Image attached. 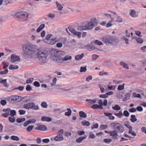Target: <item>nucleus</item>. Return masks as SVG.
Wrapping results in <instances>:
<instances>
[{"label": "nucleus", "instance_id": "1", "mask_svg": "<svg viewBox=\"0 0 146 146\" xmlns=\"http://www.w3.org/2000/svg\"><path fill=\"white\" fill-rule=\"evenodd\" d=\"M50 58L52 60L57 62H62L61 57L64 56L65 52L62 51H57L55 49H52L50 52Z\"/></svg>", "mask_w": 146, "mask_h": 146}, {"label": "nucleus", "instance_id": "2", "mask_svg": "<svg viewBox=\"0 0 146 146\" xmlns=\"http://www.w3.org/2000/svg\"><path fill=\"white\" fill-rule=\"evenodd\" d=\"M22 47L25 54L28 55L34 54L36 51L35 46L32 44H25Z\"/></svg>", "mask_w": 146, "mask_h": 146}, {"label": "nucleus", "instance_id": "3", "mask_svg": "<svg viewBox=\"0 0 146 146\" xmlns=\"http://www.w3.org/2000/svg\"><path fill=\"white\" fill-rule=\"evenodd\" d=\"M37 57L40 61L43 63H46L47 61L48 54L43 50L40 48L37 50Z\"/></svg>", "mask_w": 146, "mask_h": 146}, {"label": "nucleus", "instance_id": "4", "mask_svg": "<svg viewBox=\"0 0 146 146\" xmlns=\"http://www.w3.org/2000/svg\"><path fill=\"white\" fill-rule=\"evenodd\" d=\"M93 19L94 21H90L89 22H87L85 24V25L78 26V30L82 31L84 30H89L92 29L96 20V19L95 18H94Z\"/></svg>", "mask_w": 146, "mask_h": 146}, {"label": "nucleus", "instance_id": "5", "mask_svg": "<svg viewBox=\"0 0 146 146\" xmlns=\"http://www.w3.org/2000/svg\"><path fill=\"white\" fill-rule=\"evenodd\" d=\"M15 16L22 21L26 20L27 18L28 15L26 12L20 11L15 14Z\"/></svg>", "mask_w": 146, "mask_h": 146}, {"label": "nucleus", "instance_id": "6", "mask_svg": "<svg viewBox=\"0 0 146 146\" xmlns=\"http://www.w3.org/2000/svg\"><path fill=\"white\" fill-rule=\"evenodd\" d=\"M23 107L27 109H31L35 110L38 109V105H36L33 103H29L25 104L23 105Z\"/></svg>", "mask_w": 146, "mask_h": 146}, {"label": "nucleus", "instance_id": "7", "mask_svg": "<svg viewBox=\"0 0 146 146\" xmlns=\"http://www.w3.org/2000/svg\"><path fill=\"white\" fill-rule=\"evenodd\" d=\"M68 29L71 33L77 36L78 38H80L81 37V32L76 31L71 27H69Z\"/></svg>", "mask_w": 146, "mask_h": 146}, {"label": "nucleus", "instance_id": "8", "mask_svg": "<svg viewBox=\"0 0 146 146\" xmlns=\"http://www.w3.org/2000/svg\"><path fill=\"white\" fill-rule=\"evenodd\" d=\"M20 58L17 56L12 54L11 56V61L12 63H14L17 61H19Z\"/></svg>", "mask_w": 146, "mask_h": 146}, {"label": "nucleus", "instance_id": "9", "mask_svg": "<svg viewBox=\"0 0 146 146\" xmlns=\"http://www.w3.org/2000/svg\"><path fill=\"white\" fill-rule=\"evenodd\" d=\"M44 42L48 44L51 45H53L56 42V38H52L51 39L47 40V41H45L44 39Z\"/></svg>", "mask_w": 146, "mask_h": 146}, {"label": "nucleus", "instance_id": "10", "mask_svg": "<svg viewBox=\"0 0 146 146\" xmlns=\"http://www.w3.org/2000/svg\"><path fill=\"white\" fill-rule=\"evenodd\" d=\"M110 136H111L112 138L114 139H117L118 136V134L116 131L114 130L113 131H110Z\"/></svg>", "mask_w": 146, "mask_h": 146}, {"label": "nucleus", "instance_id": "11", "mask_svg": "<svg viewBox=\"0 0 146 146\" xmlns=\"http://www.w3.org/2000/svg\"><path fill=\"white\" fill-rule=\"evenodd\" d=\"M36 129L40 131H45L47 129V127L44 125H41L36 128Z\"/></svg>", "mask_w": 146, "mask_h": 146}, {"label": "nucleus", "instance_id": "12", "mask_svg": "<svg viewBox=\"0 0 146 146\" xmlns=\"http://www.w3.org/2000/svg\"><path fill=\"white\" fill-rule=\"evenodd\" d=\"M120 125V124L116 123H113L110 124L111 127L115 130H116L119 127Z\"/></svg>", "mask_w": 146, "mask_h": 146}, {"label": "nucleus", "instance_id": "13", "mask_svg": "<svg viewBox=\"0 0 146 146\" xmlns=\"http://www.w3.org/2000/svg\"><path fill=\"white\" fill-rule=\"evenodd\" d=\"M103 41L106 44H108L110 43V36H107L104 37L103 38Z\"/></svg>", "mask_w": 146, "mask_h": 146}, {"label": "nucleus", "instance_id": "14", "mask_svg": "<svg viewBox=\"0 0 146 146\" xmlns=\"http://www.w3.org/2000/svg\"><path fill=\"white\" fill-rule=\"evenodd\" d=\"M110 38V43L117 44L119 40L115 37H111Z\"/></svg>", "mask_w": 146, "mask_h": 146}, {"label": "nucleus", "instance_id": "15", "mask_svg": "<svg viewBox=\"0 0 146 146\" xmlns=\"http://www.w3.org/2000/svg\"><path fill=\"white\" fill-rule=\"evenodd\" d=\"M41 119L43 121L50 122L51 121V118L50 117L42 116L41 117Z\"/></svg>", "mask_w": 146, "mask_h": 146}, {"label": "nucleus", "instance_id": "16", "mask_svg": "<svg viewBox=\"0 0 146 146\" xmlns=\"http://www.w3.org/2000/svg\"><path fill=\"white\" fill-rule=\"evenodd\" d=\"M86 48L88 50L91 51L94 49L95 47L92 45L88 44L86 46Z\"/></svg>", "mask_w": 146, "mask_h": 146}, {"label": "nucleus", "instance_id": "17", "mask_svg": "<svg viewBox=\"0 0 146 146\" xmlns=\"http://www.w3.org/2000/svg\"><path fill=\"white\" fill-rule=\"evenodd\" d=\"M45 26V25L44 24H41L37 29L36 32L37 33L40 32L44 28Z\"/></svg>", "mask_w": 146, "mask_h": 146}, {"label": "nucleus", "instance_id": "18", "mask_svg": "<svg viewBox=\"0 0 146 146\" xmlns=\"http://www.w3.org/2000/svg\"><path fill=\"white\" fill-rule=\"evenodd\" d=\"M64 139L63 136H60L57 135L54 138V140L56 141H61Z\"/></svg>", "mask_w": 146, "mask_h": 146}, {"label": "nucleus", "instance_id": "19", "mask_svg": "<svg viewBox=\"0 0 146 146\" xmlns=\"http://www.w3.org/2000/svg\"><path fill=\"white\" fill-rule=\"evenodd\" d=\"M84 55L83 53L80 55H78L75 57V59L76 60H81L84 56Z\"/></svg>", "mask_w": 146, "mask_h": 146}, {"label": "nucleus", "instance_id": "20", "mask_svg": "<svg viewBox=\"0 0 146 146\" xmlns=\"http://www.w3.org/2000/svg\"><path fill=\"white\" fill-rule=\"evenodd\" d=\"M71 56L67 55L62 58V61H66L68 60H71Z\"/></svg>", "mask_w": 146, "mask_h": 146}, {"label": "nucleus", "instance_id": "21", "mask_svg": "<svg viewBox=\"0 0 146 146\" xmlns=\"http://www.w3.org/2000/svg\"><path fill=\"white\" fill-rule=\"evenodd\" d=\"M116 130L117 131L118 133H122L123 132L124 129L123 126L121 125H120L119 127Z\"/></svg>", "mask_w": 146, "mask_h": 146}, {"label": "nucleus", "instance_id": "22", "mask_svg": "<svg viewBox=\"0 0 146 146\" xmlns=\"http://www.w3.org/2000/svg\"><path fill=\"white\" fill-rule=\"evenodd\" d=\"M86 137V135L84 137H80L76 139V141L77 143H80L83 140L85 139Z\"/></svg>", "mask_w": 146, "mask_h": 146}, {"label": "nucleus", "instance_id": "23", "mask_svg": "<svg viewBox=\"0 0 146 146\" xmlns=\"http://www.w3.org/2000/svg\"><path fill=\"white\" fill-rule=\"evenodd\" d=\"M56 5L57 7L58 10L59 11L62 10L63 8V7L62 5L59 4L57 1L56 2Z\"/></svg>", "mask_w": 146, "mask_h": 146}, {"label": "nucleus", "instance_id": "24", "mask_svg": "<svg viewBox=\"0 0 146 146\" xmlns=\"http://www.w3.org/2000/svg\"><path fill=\"white\" fill-rule=\"evenodd\" d=\"M121 65L122 66L123 68L125 69H129V66L127 64L123 61H121L120 62Z\"/></svg>", "mask_w": 146, "mask_h": 146}, {"label": "nucleus", "instance_id": "25", "mask_svg": "<svg viewBox=\"0 0 146 146\" xmlns=\"http://www.w3.org/2000/svg\"><path fill=\"white\" fill-rule=\"evenodd\" d=\"M130 15L133 18L137 17L138 16V15L136 14L135 11L134 10H131Z\"/></svg>", "mask_w": 146, "mask_h": 146}, {"label": "nucleus", "instance_id": "26", "mask_svg": "<svg viewBox=\"0 0 146 146\" xmlns=\"http://www.w3.org/2000/svg\"><path fill=\"white\" fill-rule=\"evenodd\" d=\"M81 124L82 125L86 126H89L90 125L89 122L85 120L82 121L81 122Z\"/></svg>", "mask_w": 146, "mask_h": 146}, {"label": "nucleus", "instance_id": "27", "mask_svg": "<svg viewBox=\"0 0 146 146\" xmlns=\"http://www.w3.org/2000/svg\"><path fill=\"white\" fill-rule=\"evenodd\" d=\"M47 17L49 19H52L55 17V15L54 13H49L47 15Z\"/></svg>", "mask_w": 146, "mask_h": 146}, {"label": "nucleus", "instance_id": "28", "mask_svg": "<svg viewBox=\"0 0 146 146\" xmlns=\"http://www.w3.org/2000/svg\"><path fill=\"white\" fill-rule=\"evenodd\" d=\"M79 115L80 117L83 118H86V114L84 111H80L79 112Z\"/></svg>", "mask_w": 146, "mask_h": 146}, {"label": "nucleus", "instance_id": "29", "mask_svg": "<svg viewBox=\"0 0 146 146\" xmlns=\"http://www.w3.org/2000/svg\"><path fill=\"white\" fill-rule=\"evenodd\" d=\"M19 67L17 65H11L9 66V69L11 70H15L18 69Z\"/></svg>", "mask_w": 146, "mask_h": 146}, {"label": "nucleus", "instance_id": "30", "mask_svg": "<svg viewBox=\"0 0 146 146\" xmlns=\"http://www.w3.org/2000/svg\"><path fill=\"white\" fill-rule=\"evenodd\" d=\"M91 108L94 109H97V108H100L102 109V107L101 105H99L97 104H94L92 105Z\"/></svg>", "mask_w": 146, "mask_h": 146}, {"label": "nucleus", "instance_id": "31", "mask_svg": "<svg viewBox=\"0 0 146 146\" xmlns=\"http://www.w3.org/2000/svg\"><path fill=\"white\" fill-rule=\"evenodd\" d=\"M110 95V92L106 93L105 94L100 95V97L102 98H108Z\"/></svg>", "mask_w": 146, "mask_h": 146}, {"label": "nucleus", "instance_id": "32", "mask_svg": "<svg viewBox=\"0 0 146 146\" xmlns=\"http://www.w3.org/2000/svg\"><path fill=\"white\" fill-rule=\"evenodd\" d=\"M67 110L68 111L65 113V115L66 116H69L71 115L72 111L71 109L70 108H67Z\"/></svg>", "mask_w": 146, "mask_h": 146}, {"label": "nucleus", "instance_id": "33", "mask_svg": "<svg viewBox=\"0 0 146 146\" xmlns=\"http://www.w3.org/2000/svg\"><path fill=\"white\" fill-rule=\"evenodd\" d=\"M131 119L130 121L132 122H135L137 120V119L136 118L135 116L134 115H131Z\"/></svg>", "mask_w": 146, "mask_h": 146}, {"label": "nucleus", "instance_id": "34", "mask_svg": "<svg viewBox=\"0 0 146 146\" xmlns=\"http://www.w3.org/2000/svg\"><path fill=\"white\" fill-rule=\"evenodd\" d=\"M86 101L88 102L90 104H92L96 103V99H94L93 100H91L90 99H87L86 100Z\"/></svg>", "mask_w": 146, "mask_h": 146}, {"label": "nucleus", "instance_id": "35", "mask_svg": "<svg viewBox=\"0 0 146 146\" xmlns=\"http://www.w3.org/2000/svg\"><path fill=\"white\" fill-rule=\"evenodd\" d=\"M10 115L11 117H13L16 115V112L15 110H10L9 111Z\"/></svg>", "mask_w": 146, "mask_h": 146}, {"label": "nucleus", "instance_id": "36", "mask_svg": "<svg viewBox=\"0 0 146 146\" xmlns=\"http://www.w3.org/2000/svg\"><path fill=\"white\" fill-rule=\"evenodd\" d=\"M25 118H18L16 120L17 122L18 123H21L25 121Z\"/></svg>", "mask_w": 146, "mask_h": 146}, {"label": "nucleus", "instance_id": "37", "mask_svg": "<svg viewBox=\"0 0 146 146\" xmlns=\"http://www.w3.org/2000/svg\"><path fill=\"white\" fill-rule=\"evenodd\" d=\"M113 109L115 110H120L121 107L118 105H116L114 106H112Z\"/></svg>", "mask_w": 146, "mask_h": 146}, {"label": "nucleus", "instance_id": "38", "mask_svg": "<svg viewBox=\"0 0 146 146\" xmlns=\"http://www.w3.org/2000/svg\"><path fill=\"white\" fill-rule=\"evenodd\" d=\"M11 139L14 140L18 141L19 140V138L17 136L15 135L12 136L11 137Z\"/></svg>", "mask_w": 146, "mask_h": 146}, {"label": "nucleus", "instance_id": "39", "mask_svg": "<svg viewBox=\"0 0 146 146\" xmlns=\"http://www.w3.org/2000/svg\"><path fill=\"white\" fill-rule=\"evenodd\" d=\"M125 84L123 83L122 85H119L117 88V89L119 90H121L124 89Z\"/></svg>", "mask_w": 146, "mask_h": 146}, {"label": "nucleus", "instance_id": "40", "mask_svg": "<svg viewBox=\"0 0 146 146\" xmlns=\"http://www.w3.org/2000/svg\"><path fill=\"white\" fill-rule=\"evenodd\" d=\"M133 96L135 98H137L140 99L141 98V96L139 94H136L134 92L133 94Z\"/></svg>", "mask_w": 146, "mask_h": 146}, {"label": "nucleus", "instance_id": "41", "mask_svg": "<svg viewBox=\"0 0 146 146\" xmlns=\"http://www.w3.org/2000/svg\"><path fill=\"white\" fill-rule=\"evenodd\" d=\"M128 133L129 134H131L134 137H135L136 135V134L135 132L134 131H132V129L129 130Z\"/></svg>", "mask_w": 146, "mask_h": 146}, {"label": "nucleus", "instance_id": "42", "mask_svg": "<svg viewBox=\"0 0 146 146\" xmlns=\"http://www.w3.org/2000/svg\"><path fill=\"white\" fill-rule=\"evenodd\" d=\"M63 129H61L57 133V135L60 136H63Z\"/></svg>", "mask_w": 146, "mask_h": 146}, {"label": "nucleus", "instance_id": "43", "mask_svg": "<svg viewBox=\"0 0 146 146\" xmlns=\"http://www.w3.org/2000/svg\"><path fill=\"white\" fill-rule=\"evenodd\" d=\"M114 114L119 118H121L123 115L122 112L121 111H119L118 113H115Z\"/></svg>", "mask_w": 146, "mask_h": 146}, {"label": "nucleus", "instance_id": "44", "mask_svg": "<svg viewBox=\"0 0 146 146\" xmlns=\"http://www.w3.org/2000/svg\"><path fill=\"white\" fill-rule=\"evenodd\" d=\"M34 127V126L32 125L28 126L27 129V131L28 132L31 131L33 129Z\"/></svg>", "mask_w": 146, "mask_h": 146}, {"label": "nucleus", "instance_id": "45", "mask_svg": "<svg viewBox=\"0 0 146 146\" xmlns=\"http://www.w3.org/2000/svg\"><path fill=\"white\" fill-rule=\"evenodd\" d=\"M19 97L17 96H13L11 100L14 101H16L19 99Z\"/></svg>", "mask_w": 146, "mask_h": 146}, {"label": "nucleus", "instance_id": "46", "mask_svg": "<svg viewBox=\"0 0 146 146\" xmlns=\"http://www.w3.org/2000/svg\"><path fill=\"white\" fill-rule=\"evenodd\" d=\"M92 60H96L99 57V56L96 54H93L92 55Z\"/></svg>", "mask_w": 146, "mask_h": 146}, {"label": "nucleus", "instance_id": "47", "mask_svg": "<svg viewBox=\"0 0 146 146\" xmlns=\"http://www.w3.org/2000/svg\"><path fill=\"white\" fill-rule=\"evenodd\" d=\"M80 71L81 72H85L87 70L86 66H85L84 67H81L80 68Z\"/></svg>", "mask_w": 146, "mask_h": 146}, {"label": "nucleus", "instance_id": "48", "mask_svg": "<svg viewBox=\"0 0 146 146\" xmlns=\"http://www.w3.org/2000/svg\"><path fill=\"white\" fill-rule=\"evenodd\" d=\"M41 105L44 108H47V104L45 102H43L41 103Z\"/></svg>", "mask_w": 146, "mask_h": 146}, {"label": "nucleus", "instance_id": "49", "mask_svg": "<svg viewBox=\"0 0 146 146\" xmlns=\"http://www.w3.org/2000/svg\"><path fill=\"white\" fill-rule=\"evenodd\" d=\"M95 136L92 132H90L89 133V138H90L94 139L95 138Z\"/></svg>", "mask_w": 146, "mask_h": 146}, {"label": "nucleus", "instance_id": "50", "mask_svg": "<svg viewBox=\"0 0 146 146\" xmlns=\"http://www.w3.org/2000/svg\"><path fill=\"white\" fill-rule=\"evenodd\" d=\"M121 39L124 40L125 41V43L126 44H128L129 43L128 39L126 38L125 36H123L121 37Z\"/></svg>", "mask_w": 146, "mask_h": 146}, {"label": "nucleus", "instance_id": "51", "mask_svg": "<svg viewBox=\"0 0 146 146\" xmlns=\"http://www.w3.org/2000/svg\"><path fill=\"white\" fill-rule=\"evenodd\" d=\"M8 72V70L7 69H5V70L1 71L0 72V74L1 75L5 74Z\"/></svg>", "mask_w": 146, "mask_h": 146}, {"label": "nucleus", "instance_id": "52", "mask_svg": "<svg viewBox=\"0 0 146 146\" xmlns=\"http://www.w3.org/2000/svg\"><path fill=\"white\" fill-rule=\"evenodd\" d=\"M107 127V125H101L100 126V128L101 130H103L106 129Z\"/></svg>", "mask_w": 146, "mask_h": 146}, {"label": "nucleus", "instance_id": "53", "mask_svg": "<svg viewBox=\"0 0 146 146\" xmlns=\"http://www.w3.org/2000/svg\"><path fill=\"white\" fill-rule=\"evenodd\" d=\"M33 78H29L26 80V82L27 84L31 83L32 82Z\"/></svg>", "mask_w": 146, "mask_h": 146}, {"label": "nucleus", "instance_id": "54", "mask_svg": "<svg viewBox=\"0 0 146 146\" xmlns=\"http://www.w3.org/2000/svg\"><path fill=\"white\" fill-rule=\"evenodd\" d=\"M124 125L127 128L129 129V130L132 129V127L127 123H125L124 124Z\"/></svg>", "mask_w": 146, "mask_h": 146}, {"label": "nucleus", "instance_id": "55", "mask_svg": "<svg viewBox=\"0 0 146 146\" xmlns=\"http://www.w3.org/2000/svg\"><path fill=\"white\" fill-rule=\"evenodd\" d=\"M136 41L138 43H142L143 41V39L139 37L136 39Z\"/></svg>", "mask_w": 146, "mask_h": 146}, {"label": "nucleus", "instance_id": "56", "mask_svg": "<svg viewBox=\"0 0 146 146\" xmlns=\"http://www.w3.org/2000/svg\"><path fill=\"white\" fill-rule=\"evenodd\" d=\"M9 115L10 113L9 112H5L2 114V115L5 117H7Z\"/></svg>", "mask_w": 146, "mask_h": 146}, {"label": "nucleus", "instance_id": "57", "mask_svg": "<svg viewBox=\"0 0 146 146\" xmlns=\"http://www.w3.org/2000/svg\"><path fill=\"white\" fill-rule=\"evenodd\" d=\"M3 3L4 5H7L10 3V0H3Z\"/></svg>", "mask_w": 146, "mask_h": 146}, {"label": "nucleus", "instance_id": "58", "mask_svg": "<svg viewBox=\"0 0 146 146\" xmlns=\"http://www.w3.org/2000/svg\"><path fill=\"white\" fill-rule=\"evenodd\" d=\"M3 63L4 65L3 66V68L4 69H6V67L8 66V64L7 62H3Z\"/></svg>", "mask_w": 146, "mask_h": 146}, {"label": "nucleus", "instance_id": "59", "mask_svg": "<svg viewBox=\"0 0 146 146\" xmlns=\"http://www.w3.org/2000/svg\"><path fill=\"white\" fill-rule=\"evenodd\" d=\"M92 78V76H89L86 78V81L87 82H89L90 80H91Z\"/></svg>", "mask_w": 146, "mask_h": 146}, {"label": "nucleus", "instance_id": "60", "mask_svg": "<svg viewBox=\"0 0 146 146\" xmlns=\"http://www.w3.org/2000/svg\"><path fill=\"white\" fill-rule=\"evenodd\" d=\"M78 134L79 135H83L85 134V132L84 131H78L77 132Z\"/></svg>", "mask_w": 146, "mask_h": 146}, {"label": "nucleus", "instance_id": "61", "mask_svg": "<svg viewBox=\"0 0 146 146\" xmlns=\"http://www.w3.org/2000/svg\"><path fill=\"white\" fill-rule=\"evenodd\" d=\"M108 73L106 72H101L99 73L100 76H103V75H106L108 74Z\"/></svg>", "mask_w": 146, "mask_h": 146}, {"label": "nucleus", "instance_id": "62", "mask_svg": "<svg viewBox=\"0 0 146 146\" xmlns=\"http://www.w3.org/2000/svg\"><path fill=\"white\" fill-rule=\"evenodd\" d=\"M28 121L30 123V124L31 123H35L36 121V120L35 119H29Z\"/></svg>", "mask_w": 146, "mask_h": 146}, {"label": "nucleus", "instance_id": "63", "mask_svg": "<svg viewBox=\"0 0 146 146\" xmlns=\"http://www.w3.org/2000/svg\"><path fill=\"white\" fill-rule=\"evenodd\" d=\"M26 90L27 91H30L32 89L30 85H27L26 87Z\"/></svg>", "mask_w": 146, "mask_h": 146}, {"label": "nucleus", "instance_id": "64", "mask_svg": "<svg viewBox=\"0 0 146 146\" xmlns=\"http://www.w3.org/2000/svg\"><path fill=\"white\" fill-rule=\"evenodd\" d=\"M34 85L35 86L37 87H39L40 86V84L39 82L36 81L34 82Z\"/></svg>", "mask_w": 146, "mask_h": 146}]
</instances>
